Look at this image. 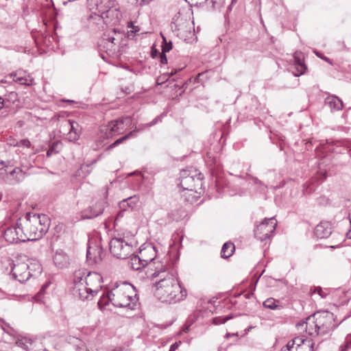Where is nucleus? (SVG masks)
Listing matches in <instances>:
<instances>
[{
	"instance_id": "obj_1",
	"label": "nucleus",
	"mask_w": 351,
	"mask_h": 351,
	"mask_svg": "<svg viewBox=\"0 0 351 351\" xmlns=\"http://www.w3.org/2000/svg\"><path fill=\"white\" fill-rule=\"evenodd\" d=\"M165 270L156 271L154 277H160L154 283V295L162 302L176 303L184 300L187 295L186 289L183 287L178 280L171 276H165Z\"/></svg>"
},
{
	"instance_id": "obj_2",
	"label": "nucleus",
	"mask_w": 351,
	"mask_h": 351,
	"mask_svg": "<svg viewBox=\"0 0 351 351\" xmlns=\"http://www.w3.org/2000/svg\"><path fill=\"white\" fill-rule=\"evenodd\" d=\"M136 301L134 287L130 283L123 282L114 286L106 294H103L98 302V305L104 306L111 303L115 307H128L132 309Z\"/></svg>"
},
{
	"instance_id": "obj_3",
	"label": "nucleus",
	"mask_w": 351,
	"mask_h": 351,
	"mask_svg": "<svg viewBox=\"0 0 351 351\" xmlns=\"http://www.w3.org/2000/svg\"><path fill=\"white\" fill-rule=\"evenodd\" d=\"M19 226L26 237L25 241L38 240L47 232L49 219L46 215L27 213L19 219Z\"/></svg>"
},
{
	"instance_id": "obj_4",
	"label": "nucleus",
	"mask_w": 351,
	"mask_h": 351,
	"mask_svg": "<svg viewBox=\"0 0 351 351\" xmlns=\"http://www.w3.org/2000/svg\"><path fill=\"white\" fill-rule=\"evenodd\" d=\"M136 245L134 236L124 233L113 237L109 242L110 253L116 258L125 259L133 254L134 248Z\"/></svg>"
},
{
	"instance_id": "obj_5",
	"label": "nucleus",
	"mask_w": 351,
	"mask_h": 351,
	"mask_svg": "<svg viewBox=\"0 0 351 351\" xmlns=\"http://www.w3.org/2000/svg\"><path fill=\"white\" fill-rule=\"evenodd\" d=\"M203 175L197 169H182L180 174V184L183 191H202Z\"/></svg>"
},
{
	"instance_id": "obj_6",
	"label": "nucleus",
	"mask_w": 351,
	"mask_h": 351,
	"mask_svg": "<svg viewBox=\"0 0 351 351\" xmlns=\"http://www.w3.org/2000/svg\"><path fill=\"white\" fill-rule=\"evenodd\" d=\"M130 123L129 117L121 118L113 120L106 125L101 126L99 129V138L102 140L110 139L123 132L125 125Z\"/></svg>"
},
{
	"instance_id": "obj_7",
	"label": "nucleus",
	"mask_w": 351,
	"mask_h": 351,
	"mask_svg": "<svg viewBox=\"0 0 351 351\" xmlns=\"http://www.w3.org/2000/svg\"><path fill=\"white\" fill-rule=\"evenodd\" d=\"M84 269L75 271L73 275V294L81 300H88L95 295L88 289V287L84 282Z\"/></svg>"
},
{
	"instance_id": "obj_8",
	"label": "nucleus",
	"mask_w": 351,
	"mask_h": 351,
	"mask_svg": "<svg viewBox=\"0 0 351 351\" xmlns=\"http://www.w3.org/2000/svg\"><path fill=\"white\" fill-rule=\"evenodd\" d=\"M313 319H315V328L319 330L320 336L328 335L335 327L334 315L329 311L313 314Z\"/></svg>"
},
{
	"instance_id": "obj_9",
	"label": "nucleus",
	"mask_w": 351,
	"mask_h": 351,
	"mask_svg": "<svg viewBox=\"0 0 351 351\" xmlns=\"http://www.w3.org/2000/svg\"><path fill=\"white\" fill-rule=\"evenodd\" d=\"M277 221L274 217L265 219L257 225L254 230V236L261 241H266L270 239L276 230Z\"/></svg>"
},
{
	"instance_id": "obj_10",
	"label": "nucleus",
	"mask_w": 351,
	"mask_h": 351,
	"mask_svg": "<svg viewBox=\"0 0 351 351\" xmlns=\"http://www.w3.org/2000/svg\"><path fill=\"white\" fill-rule=\"evenodd\" d=\"M0 174L5 182L9 184H16L21 182L25 178V173L19 167L11 168V166H4Z\"/></svg>"
},
{
	"instance_id": "obj_11",
	"label": "nucleus",
	"mask_w": 351,
	"mask_h": 351,
	"mask_svg": "<svg viewBox=\"0 0 351 351\" xmlns=\"http://www.w3.org/2000/svg\"><path fill=\"white\" fill-rule=\"evenodd\" d=\"M3 237L5 241L10 243L25 242V239H26L21 228H19V220L4 230Z\"/></svg>"
},
{
	"instance_id": "obj_12",
	"label": "nucleus",
	"mask_w": 351,
	"mask_h": 351,
	"mask_svg": "<svg viewBox=\"0 0 351 351\" xmlns=\"http://www.w3.org/2000/svg\"><path fill=\"white\" fill-rule=\"evenodd\" d=\"M84 282L88 287V289L92 293L97 294L102 287L103 278L101 275L97 272H88L85 271Z\"/></svg>"
},
{
	"instance_id": "obj_13",
	"label": "nucleus",
	"mask_w": 351,
	"mask_h": 351,
	"mask_svg": "<svg viewBox=\"0 0 351 351\" xmlns=\"http://www.w3.org/2000/svg\"><path fill=\"white\" fill-rule=\"evenodd\" d=\"M27 263H17L12 268L11 274L15 279L21 282L27 281L32 277L31 271H28Z\"/></svg>"
},
{
	"instance_id": "obj_14",
	"label": "nucleus",
	"mask_w": 351,
	"mask_h": 351,
	"mask_svg": "<svg viewBox=\"0 0 351 351\" xmlns=\"http://www.w3.org/2000/svg\"><path fill=\"white\" fill-rule=\"evenodd\" d=\"M106 204L104 199H100L83 212V217L87 219L97 217L103 213Z\"/></svg>"
},
{
	"instance_id": "obj_15",
	"label": "nucleus",
	"mask_w": 351,
	"mask_h": 351,
	"mask_svg": "<svg viewBox=\"0 0 351 351\" xmlns=\"http://www.w3.org/2000/svg\"><path fill=\"white\" fill-rule=\"evenodd\" d=\"M64 127L69 130L68 139L70 141L75 142L79 139L82 129L78 123L69 119L64 123Z\"/></svg>"
},
{
	"instance_id": "obj_16",
	"label": "nucleus",
	"mask_w": 351,
	"mask_h": 351,
	"mask_svg": "<svg viewBox=\"0 0 351 351\" xmlns=\"http://www.w3.org/2000/svg\"><path fill=\"white\" fill-rule=\"evenodd\" d=\"M106 25H116L119 23L122 14L119 8L112 7L103 14Z\"/></svg>"
},
{
	"instance_id": "obj_17",
	"label": "nucleus",
	"mask_w": 351,
	"mask_h": 351,
	"mask_svg": "<svg viewBox=\"0 0 351 351\" xmlns=\"http://www.w3.org/2000/svg\"><path fill=\"white\" fill-rule=\"evenodd\" d=\"M143 265H147L156 257V250L154 245L149 244L146 247L140 250L139 255H138Z\"/></svg>"
},
{
	"instance_id": "obj_18",
	"label": "nucleus",
	"mask_w": 351,
	"mask_h": 351,
	"mask_svg": "<svg viewBox=\"0 0 351 351\" xmlns=\"http://www.w3.org/2000/svg\"><path fill=\"white\" fill-rule=\"evenodd\" d=\"M332 230V226L329 221H322L315 228V234L318 239L328 237Z\"/></svg>"
},
{
	"instance_id": "obj_19",
	"label": "nucleus",
	"mask_w": 351,
	"mask_h": 351,
	"mask_svg": "<svg viewBox=\"0 0 351 351\" xmlns=\"http://www.w3.org/2000/svg\"><path fill=\"white\" fill-rule=\"evenodd\" d=\"M53 261L54 265L60 268H66L69 265V257L62 250H57L53 255Z\"/></svg>"
},
{
	"instance_id": "obj_20",
	"label": "nucleus",
	"mask_w": 351,
	"mask_h": 351,
	"mask_svg": "<svg viewBox=\"0 0 351 351\" xmlns=\"http://www.w3.org/2000/svg\"><path fill=\"white\" fill-rule=\"evenodd\" d=\"M13 81L22 85L30 86L32 84L33 78L24 71H17L11 74Z\"/></svg>"
},
{
	"instance_id": "obj_21",
	"label": "nucleus",
	"mask_w": 351,
	"mask_h": 351,
	"mask_svg": "<svg viewBox=\"0 0 351 351\" xmlns=\"http://www.w3.org/2000/svg\"><path fill=\"white\" fill-rule=\"evenodd\" d=\"M101 254L102 250L100 247L96 245L92 246L89 243L86 253V257L88 259L97 263L98 261L101 259Z\"/></svg>"
},
{
	"instance_id": "obj_22",
	"label": "nucleus",
	"mask_w": 351,
	"mask_h": 351,
	"mask_svg": "<svg viewBox=\"0 0 351 351\" xmlns=\"http://www.w3.org/2000/svg\"><path fill=\"white\" fill-rule=\"evenodd\" d=\"M88 23L89 26H95L98 29L104 28V25L105 24L103 14L97 12H93L90 14L88 18Z\"/></svg>"
},
{
	"instance_id": "obj_23",
	"label": "nucleus",
	"mask_w": 351,
	"mask_h": 351,
	"mask_svg": "<svg viewBox=\"0 0 351 351\" xmlns=\"http://www.w3.org/2000/svg\"><path fill=\"white\" fill-rule=\"evenodd\" d=\"M294 64L295 71H293L295 76H300L304 73L306 70V65L302 62V57L301 53L298 52L294 54Z\"/></svg>"
},
{
	"instance_id": "obj_24",
	"label": "nucleus",
	"mask_w": 351,
	"mask_h": 351,
	"mask_svg": "<svg viewBox=\"0 0 351 351\" xmlns=\"http://www.w3.org/2000/svg\"><path fill=\"white\" fill-rule=\"evenodd\" d=\"M302 326H305L306 332L310 336H320L319 330L315 328V319H313V315L306 319V322L300 324Z\"/></svg>"
},
{
	"instance_id": "obj_25",
	"label": "nucleus",
	"mask_w": 351,
	"mask_h": 351,
	"mask_svg": "<svg viewBox=\"0 0 351 351\" xmlns=\"http://www.w3.org/2000/svg\"><path fill=\"white\" fill-rule=\"evenodd\" d=\"M114 0H95L96 12L104 14L105 12L114 7Z\"/></svg>"
},
{
	"instance_id": "obj_26",
	"label": "nucleus",
	"mask_w": 351,
	"mask_h": 351,
	"mask_svg": "<svg viewBox=\"0 0 351 351\" xmlns=\"http://www.w3.org/2000/svg\"><path fill=\"white\" fill-rule=\"evenodd\" d=\"M121 37V33L114 28L104 33L101 40H104V41H112V43H116L115 41L120 40Z\"/></svg>"
},
{
	"instance_id": "obj_27",
	"label": "nucleus",
	"mask_w": 351,
	"mask_h": 351,
	"mask_svg": "<svg viewBox=\"0 0 351 351\" xmlns=\"http://www.w3.org/2000/svg\"><path fill=\"white\" fill-rule=\"evenodd\" d=\"M326 103L332 110H341L343 107V101L337 96L332 95L326 99Z\"/></svg>"
},
{
	"instance_id": "obj_28",
	"label": "nucleus",
	"mask_w": 351,
	"mask_h": 351,
	"mask_svg": "<svg viewBox=\"0 0 351 351\" xmlns=\"http://www.w3.org/2000/svg\"><path fill=\"white\" fill-rule=\"evenodd\" d=\"M300 341L298 346H295V351H313L314 343L312 340L300 337Z\"/></svg>"
},
{
	"instance_id": "obj_29",
	"label": "nucleus",
	"mask_w": 351,
	"mask_h": 351,
	"mask_svg": "<svg viewBox=\"0 0 351 351\" xmlns=\"http://www.w3.org/2000/svg\"><path fill=\"white\" fill-rule=\"evenodd\" d=\"M27 265L29 266L28 271H31L32 277L37 276L42 272V266L38 261L32 259L28 261Z\"/></svg>"
},
{
	"instance_id": "obj_30",
	"label": "nucleus",
	"mask_w": 351,
	"mask_h": 351,
	"mask_svg": "<svg viewBox=\"0 0 351 351\" xmlns=\"http://www.w3.org/2000/svg\"><path fill=\"white\" fill-rule=\"evenodd\" d=\"M234 245L231 242L225 243L221 250V256L223 258H228L230 257L234 252Z\"/></svg>"
},
{
	"instance_id": "obj_31",
	"label": "nucleus",
	"mask_w": 351,
	"mask_h": 351,
	"mask_svg": "<svg viewBox=\"0 0 351 351\" xmlns=\"http://www.w3.org/2000/svg\"><path fill=\"white\" fill-rule=\"evenodd\" d=\"M201 193L202 191H197V192L183 191V194L182 195V196L184 198V200L186 202L193 203L197 200Z\"/></svg>"
},
{
	"instance_id": "obj_32",
	"label": "nucleus",
	"mask_w": 351,
	"mask_h": 351,
	"mask_svg": "<svg viewBox=\"0 0 351 351\" xmlns=\"http://www.w3.org/2000/svg\"><path fill=\"white\" fill-rule=\"evenodd\" d=\"M116 43H112V41H104V40H100L99 42V47L101 50H104L106 53L113 52L115 49Z\"/></svg>"
},
{
	"instance_id": "obj_33",
	"label": "nucleus",
	"mask_w": 351,
	"mask_h": 351,
	"mask_svg": "<svg viewBox=\"0 0 351 351\" xmlns=\"http://www.w3.org/2000/svg\"><path fill=\"white\" fill-rule=\"evenodd\" d=\"M135 132H136V130H134L133 131H132V132H129L128 134H125V136L118 138L117 140H116L114 143L110 144L107 147V150H110V149L114 148L117 145H119L121 144L122 143H123L125 141H126V140L129 139L130 138L134 136V134Z\"/></svg>"
},
{
	"instance_id": "obj_34",
	"label": "nucleus",
	"mask_w": 351,
	"mask_h": 351,
	"mask_svg": "<svg viewBox=\"0 0 351 351\" xmlns=\"http://www.w3.org/2000/svg\"><path fill=\"white\" fill-rule=\"evenodd\" d=\"M263 304L264 307L271 310L281 308V306L279 305V301H277L272 298H267L266 300L263 302Z\"/></svg>"
},
{
	"instance_id": "obj_35",
	"label": "nucleus",
	"mask_w": 351,
	"mask_h": 351,
	"mask_svg": "<svg viewBox=\"0 0 351 351\" xmlns=\"http://www.w3.org/2000/svg\"><path fill=\"white\" fill-rule=\"evenodd\" d=\"M131 267L134 270H138L141 267H144L146 265H143L142 262V259L139 258L138 255H134L130 260Z\"/></svg>"
},
{
	"instance_id": "obj_36",
	"label": "nucleus",
	"mask_w": 351,
	"mask_h": 351,
	"mask_svg": "<svg viewBox=\"0 0 351 351\" xmlns=\"http://www.w3.org/2000/svg\"><path fill=\"white\" fill-rule=\"evenodd\" d=\"M300 342V337H296L288 341L286 346L282 348L281 351H295V346H298Z\"/></svg>"
},
{
	"instance_id": "obj_37",
	"label": "nucleus",
	"mask_w": 351,
	"mask_h": 351,
	"mask_svg": "<svg viewBox=\"0 0 351 351\" xmlns=\"http://www.w3.org/2000/svg\"><path fill=\"white\" fill-rule=\"evenodd\" d=\"M339 351H351V333L346 336L344 342L339 346Z\"/></svg>"
},
{
	"instance_id": "obj_38",
	"label": "nucleus",
	"mask_w": 351,
	"mask_h": 351,
	"mask_svg": "<svg viewBox=\"0 0 351 351\" xmlns=\"http://www.w3.org/2000/svg\"><path fill=\"white\" fill-rule=\"evenodd\" d=\"M161 121H162V117L160 115L157 116L149 123H147L146 124L140 125L138 128L137 130H136V131H141V130H145L147 128L152 127V126L156 125V123L160 122Z\"/></svg>"
},
{
	"instance_id": "obj_39",
	"label": "nucleus",
	"mask_w": 351,
	"mask_h": 351,
	"mask_svg": "<svg viewBox=\"0 0 351 351\" xmlns=\"http://www.w3.org/2000/svg\"><path fill=\"white\" fill-rule=\"evenodd\" d=\"M162 38V51L163 52H169L172 49V43L171 40L167 41L166 37L161 34Z\"/></svg>"
},
{
	"instance_id": "obj_40",
	"label": "nucleus",
	"mask_w": 351,
	"mask_h": 351,
	"mask_svg": "<svg viewBox=\"0 0 351 351\" xmlns=\"http://www.w3.org/2000/svg\"><path fill=\"white\" fill-rule=\"evenodd\" d=\"M230 318H231V317H230V316H226V317L219 316V317H216L213 318V322L214 324L219 325V324H224L227 320L230 319Z\"/></svg>"
},
{
	"instance_id": "obj_41",
	"label": "nucleus",
	"mask_w": 351,
	"mask_h": 351,
	"mask_svg": "<svg viewBox=\"0 0 351 351\" xmlns=\"http://www.w3.org/2000/svg\"><path fill=\"white\" fill-rule=\"evenodd\" d=\"M128 27H131V29L128 32V36H130L132 34H135L140 31V28L138 26H134L132 24L128 25Z\"/></svg>"
},
{
	"instance_id": "obj_42",
	"label": "nucleus",
	"mask_w": 351,
	"mask_h": 351,
	"mask_svg": "<svg viewBox=\"0 0 351 351\" xmlns=\"http://www.w3.org/2000/svg\"><path fill=\"white\" fill-rule=\"evenodd\" d=\"M313 293H317L322 298H325L327 295V293L324 292L322 289L319 287H315Z\"/></svg>"
},
{
	"instance_id": "obj_43",
	"label": "nucleus",
	"mask_w": 351,
	"mask_h": 351,
	"mask_svg": "<svg viewBox=\"0 0 351 351\" xmlns=\"http://www.w3.org/2000/svg\"><path fill=\"white\" fill-rule=\"evenodd\" d=\"M166 52H163L162 51V53H160V63L162 64H167V56L165 55Z\"/></svg>"
},
{
	"instance_id": "obj_44",
	"label": "nucleus",
	"mask_w": 351,
	"mask_h": 351,
	"mask_svg": "<svg viewBox=\"0 0 351 351\" xmlns=\"http://www.w3.org/2000/svg\"><path fill=\"white\" fill-rule=\"evenodd\" d=\"M181 344V341H177L173 343L169 348V351H176Z\"/></svg>"
},
{
	"instance_id": "obj_45",
	"label": "nucleus",
	"mask_w": 351,
	"mask_h": 351,
	"mask_svg": "<svg viewBox=\"0 0 351 351\" xmlns=\"http://www.w3.org/2000/svg\"><path fill=\"white\" fill-rule=\"evenodd\" d=\"M49 284H50V282H47V283H45L44 285H43L40 288V290L39 291L38 294V295L43 294L45 293L46 289L49 287Z\"/></svg>"
},
{
	"instance_id": "obj_46",
	"label": "nucleus",
	"mask_w": 351,
	"mask_h": 351,
	"mask_svg": "<svg viewBox=\"0 0 351 351\" xmlns=\"http://www.w3.org/2000/svg\"><path fill=\"white\" fill-rule=\"evenodd\" d=\"M140 5H145L149 3L152 0H136Z\"/></svg>"
},
{
	"instance_id": "obj_47",
	"label": "nucleus",
	"mask_w": 351,
	"mask_h": 351,
	"mask_svg": "<svg viewBox=\"0 0 351 351\" xmlns=\"http://www.w3.org/2000/svg\"><path fill=\"white\" fill-rule=\"evenodd\" d=\"M56 145H57V143H53L52 147L47 152V156L48 157H50L53 154V151H54V147Z\"/></svg>"
},
{
	"instance_id": "obj_48",
	"label": "nucleus",
	"mask_w": 351,
	"mask_h": 351,
	"mask_svg": "<svg viewBox=\"0 0 351 351\" xmlns=\"http://www.w3.org/2000/svg\"><path fill=\"white\" fill-rule=\"evenodd\" d=\"M251 179L254 184H260L265 187V186L262 184L261 181H260L258 178L252 177Z\"/></svg>"
},
{
	"instance_id": "obj_49",
	"label": "nucleus",
	"mask_w": 351,
	"mask_h": 351,
	"mask_svg": "<svg viewBox=\"0 0 351 351\" xmlns=\"http://www.w3.org/2000/svg\"><path fill=\"white\" fill-rule=\"evenodd\" d=\"M159 53L158 51L154 47L152 48V58H156Z\"/></svg>"
},
{
	"instance_id": "obj_50",
	"label": "nucleus",
	"mask_w": 351,
	"mask_h": 351,
	"mask_svg": "<svg viewBox=\"0 0 351 351\" xmlns=\"http://www.w3.org/2000/svg\"><path fill=\"white\" fill-rule=\"evenodd\" d=\"M22 144H23L24 146H26V147H30V145H31V143H30L29 141L26 140V139H25V140H23V141H22Z\"/></svg>"
},
{
	"instance_id": "obj_51",
	"label": "nucleus",
	"mask_w": 351,
	"mask_h": 351,
	"mask_svg": "<svg viewBox=\"0 0 351 351\" xmlns=\"http://www.w3.org/2000/svg\"><path fill=\"white\" fill-rule=\"evenodd\" d=\"M12 297L14 298V300H21L22 298H24V296H23V295H12Z\"/></svg>"
},
{
	"instance_id": "obj_52",
	"label": "nucleus",
	"mask_w": 351,
	"mask_h": 351,
	"mask_svg": "<svg viewBox=\"0 0 351 351\" xmlns=\"http://www.w3.org/2000/svg\"><path fill=\"white\" fill-rule=\"evenodd\" d=\"M4 100L0 97V110L3 107Z\"/></svg>"
},
{
	"instance_id": "obj_53",
	"label": "nucleus",
	"mask_w": 351,
	"mask_h": 351,
	"mask_svg": "<svg viewBox=\"0 0 351 351\" xmlns=\"http://www.w3.org/2000/svg\"><path fill=\"white\" fill-rule=\"evenodd\" d=\"M237 0H232L230 6H232L233 4L236 3Z\"/></svg>"
},
{
	"instance_id": "obj_54",
	"label": "nucleus",
	"mask_w": 351,
	"mask_h": 351,
	"mask_svg": "<svg viewBox=\"0 0 351 351\" xmlns=\"http://www.w3.org/2000/svg\"><path fill=\"white\" fill-rule=\"evenodd\" d=\"M322 58L324 59L325 61L330 62V60L328 58L324 57V58Z\"/></svg>"
},
{
	"instance_id": "obj_55",
	"label": "nucleus",
	"mask_w": 351,
	"mask_h": 351,
	"mask_svg": "<svg viewBox=\"0 0 351 351\" xmlns=\"http://www.w3.org/2000/svg\"><path fill=\"white\" fill-rule=\"evenodd\" d=\"M132 199V197H128V199H126L125 201L128 202V201H131Z\"/></svg>"
},
{
	"instance_id": "obj_56",
	"label": "nucleus",
	"mask_w": 351,
	"mask_h": 351,
	"mask_svg": "<svg viewBox=\"0 0 351 351\" xmlns=\"http://www.w3.org/2000/svg\"><path fill=\"white\" fill-rule=\"evenodd\" d=\"M2 298H8V300H11L12 299L11 298H10L9 295H8V296L6 295L5 297H3Z\"/></svg>"
},
{
	"instance_id": "obj_57",
	"label": "nucleus",
	"mask_w": 351,
	"mask_h": 351,
	"mask_svg": "<svg viewBox=\"0 0 351 351\" xmlns=\"http://www.w3.org/2000/svg\"><path fill=\"white\" fill-rule=\"evenodd\" d=\"M65 101L69 102V103H73L74 101L73 100H66Z\"/></svg>"
},
{
	"instance_id": "obj_58",
	"label": "nucleus",
	"mask_w": 351,
	"mask_h": 351,
	"mask_svg": "<svg viewBox=\"0 0 351 351\" xmlns=\"http://www.w3.org/2000/svg\"><path fill=\"white\" fill-rule=\"evenodd\" d=\"M316 54L317 56L320 57L321 58H322V57H321V54H318V53H316Z\"/></svg>"
},
{
	"instance_id": "obj_59",
	"label": "nucleus",
	"mask_w": 351,
	"mask_h": 351,
	"mask_svg": "<svg viewBox=\"0 0 351 351\" xmlns=\"http://www.w3.org/2000/svg\"><path fill=\"white\" fill-rule=\"evenodd\" d=\"M128 204L129 205V206H132V205L130 204V203H128Z\"/></svg>"
}]
</instances>
